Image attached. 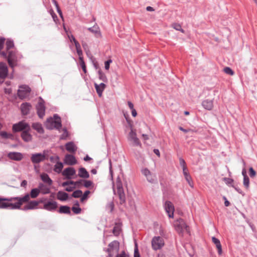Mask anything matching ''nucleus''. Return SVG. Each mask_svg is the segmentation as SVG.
<instances>
[{
    "label": "nucleus",
    "instance_id": "2",
    "mask_svg": "<svg viewBox=\"0 0 257 257\" xmlns=\"http://www.w3.org/2000/svg\"><path fill=\"white\" fill-rule=\"evenodd\" d=\"M174 228L179 235L183 236L185 234L190 233L189 227L183 219L176 220L173 224Z\"/></svg>",
    "mask_w": 257,
    "mask_h": 257
},
{
    "label": "nucleus",
    "instance_id": "23",
    "mask_svg": "<svg viewBox=\"0 0 257 257\" xmlns=\"http://www.w3.org/2000/svg\"><path fill=\"white\" fill-rule=\"evenodd\" d=\"M94 86L98 96L101 97L102 96V92L106 87L105 84L103 83H101L100 84L95 83Z\"/></svg>",
    "mask_w": 257,
    "mask_h": 257
},
{
    "label": "nucleus",
    "instance_id": "6",
    "mask_svg": "<svg viewBox=\"0 0 257 257\" xmlns=\"http://www.w3.org/2000/svg\"><path fill=\"white\" fill-rule=\"evenodd\" d=\"M31 91L30 88L25 85H21L19 87V89L18 90V96L21 99H24L29 96Z\"/></svg>",
    "mask_w": 257,
    "mask_h": 257
},
{
    "label": "nucleus",
    "instance_id": "26",
    "mask_svg": "<svg viewBox=\"0 0 257 257\" xmlns=\"http://www.w3.org/2000/svg\"><path fill=\"white\" fill-rule=\"evenodd\" d=\"M30 130L23 131L21 134L23 140L25 142H29L32 140V136L29 133Z\"/></svg>",
    "mask_w": 257,
    "mask_h": 257
},
{
    "label": "nucleus",
    "instance_id": "19",
    "mask_svg": "<svg viewBox=\"0 0 257 257\" xmlns=\"http://www.w3.org/2000/svg\"><path fill=\"white\" fill-rule=\"evenodd\" d=\"M8 157L10 159L15 161H20L23 158L22 154L19 152H11L8 154Z\"/></svg>",
    "mask_w": 257,
    "mask_h": 257
},
{
    "label": "nucleus",
    "instance_id": "43",
    "mask_svg": "<svg viewBox=\"0 0 257 257\" xmlns=\"http://www.w3.org/2000/svg\"><path fill=\"white\" fill-rule=\"evenodd\" d=\"M84 186L86 188L93 187V184L91 181L90 180H84Z\"/></svg>",
    "mask_w": 257,
    "mask_h": 257
},
{
    "label": "nucleus",
    "instance_id": "9",
    "mask_svg": "<svg viewBox=\"0 0 257 257\" xmlns=\"http://www.w3.org/2000/svg\"><path fill=\"white\" fill-rule=\"evenodd\" d=\"M30 129V126L28 124L24 121H21L18 123L14 124L13 126V131L14 132H18Z\"/></svg>",
    "mask_w": 257,
    "mask_h": 257
},
{
    "label": "nucleus",
    "instance_id": "63",
    "mask_svg": "<svg viewBox=\"0 0 257 257\" xmlns=\"http://www.w3.org/2000/svg\"><path fill=\"white\" fill-rule=\"evenodd\" d=\"M128 106L130 107V108L132 110L133 109H134V104L133 103H132L131 101L127 102Z\"/></svg>",
    "mask_w": 257,
    "mask_h": 257
},
{
    "label": "nucleus",
    "instance_id": "41",
    "mask_svg": "<svg viewBox=\"0 0 257 257\" xmlns=\"http://www.w3.org/2000/svg\"><path fill=\"white\" fill-rule=\"evenodd\" d=\"M172 27L177 31H180L182 33H184V31L182 29L181 25L179 24H177V23L173 24Z\"/></svg>",
    "mask_w": 257,
    "mask_h": 257
},
{
    "label": "nucleus",
    "instance_id": "47",
    "mask_svg": "<svg viewBox=\"0 0 257 257\" xmlns=\"http://www.w3.org/2000/svg\"><path fill=\"white\" fill-rule=\"evenodd\" d=\"M71 37L73 38V42L74 43L76 50L81 49L80 44L76 41L74 37L73 36H71Z\"/></svg>",
    "mask_w": 257,
    "mask_h": 257
},
{
    "label": "nucleus",
    "instance_id": "29",
    "mask_svg": "<svg viewBox=\"0 0 257 257\" xmlns=\"http://www.w3.org/2000/svg\"><path fill=\"white\" fill-rule=\"evenodd\" d=\"M78 176L83 178H88L89 176L88 172L84 168H80L78 171Z\"/></svg>",
    "mask_w": 257,
    "mask_h": 257
},
{
    "label": "nucleus",
    "instance_id": "57",
    "mask_svg": "<svg viewBox=\"0 0 257 257\" xmlns=\"http://www.w3.org/2000/svg\"><path fill=\"white\" fill-rule=\"evenodd\" d=\"M134 257H140V254H139L138 249L136 244V247L135 249Z\"/></svg>",
    "mask_w": 257,
    "mask_h": 257
},
{
    "label": "nucleus",
    "instance_id": "36",
    "mask_svg": "<svg viewBox=\"0 0 257 257\" xmlns=\"http://www.w3.org/2000/svg\"><path fill=\"white\" fill-rule=\"evenodd\" d=\"M43 187H44L43 184H40L39 185V189L40 190V192H41L43 194H47V193H49V192H50L49 189L48 188H43Z\"/></svg>",
    "mask_w": 257,
    "mask_h": 257
},
{
    "label": "nucleus",
    "instance_id": "53",
    "mask_svg": "<svg viewBox=\"0 0 257 257\" xmlns=\"http://www.w3.org/2000/svg\"><path fill=\"white\" fill-rule=\"evenodd\" d=\"M249 176H250V177H254L255 176L256 172L252 168H251V167L250 168L249 170Z\"/></svg>",
    "mask_w": 257,
    "mask_h": 257
},
{
    "label": "nucleus",
    "instance_id": "1",
    "mask_svg": "<svg viewBox=\"0 0 257 257\" xmlns=\"http://www.w3.org/2000/svg\"><path fill=\"white\" fill-rule=\"evenodd\" d=\"M29 200L30 196L28 194L23 197L0 198V208L19 209L24 203L28 202Z\"/></svg>",
    "mask_w": 257,
    "mask_h": 257
},
{
    "label": "nucleus",
    "instance_id": "16",
    "mask_svg": "<svg viewBox=\"0 0 257 257\" xmlns=\"http://www.w3.org/2000/svg\"><path fill=\"white\" fill-rule=\"evenodd\" d=\"M37 113L40 118H43L45 115V107L44 101H40L37 106Z\"/></svg>",
    "mask_w": 257,
    "mask_h": 257
},
{
    "label": "nucleus",
    "instance_id": "20",
    "mask_svg": "<svg viewBox=\"0 0 257 257\" xmlns=\"http://www.w3.org/2000/svg\"><path fill=\"white\" fill-rule=\"evenodd\" d=\"M183 174L185 177L186 180L187 181L188 184L191 187H193V183L192 180V178L189 175L188 170L187 167H184L183 170Z\"/></svg>",
    "mask_w": 257,
    "mask_h": 257
},
{
    "label": "nucleus",
    "instance_id": "49",
    "mask_svg": "<svg viewBox=\"0 0 257 257\" xmlns=\"http://www.w3.org/2000/svg\"><path fill=\"white\" fill-rule=\"evenodd\" d=\"M72 210L74 213L79 214L80 213L81 209L79 207L73 206L72 208Z\"/></svg>",
    "mask_w": 257,
    "mask_h": 257
},
{
    "label": "nucleus",
    "instance_id": "33",
    "mask_svg": "<svg viewBox=\"0 0 257 257\" xmlns=\"http://www.w3.org/2000/svg\"><path fill=\"white\" fill-rule=\"evenodd\" d=\"M59 212L60 213L70 214V208L67 206H62L60 207Z\"/></svg>",
    "mask_w": 257,
    "mask_h": 257
},
{
    "label": "nucleus",
    "instance_id": "18",
    "mask_svg": "<svg viewBox=\"0 0 257 257\" xmlns=\"http://www.w3.org/2000/svg\"><path fill=\"white\" fill-rule=\"evenodd\" d=\"M40 202H43V201H31L24 206L25 210H31V209H35L37 208V207Z\"/></svg>",
    "mask_w": 257,
    "mask_h": 257
},
{
    "label": "nucleus",
    "instance_id": "50",
    "mask_svg": "<svg viewBox=\"0 0 257 257\" xmlns=\"http://www.w3.org/2000/svg\"><path fill=\"white\" fill-rule=\"evenodd\" d=\"M126 120H127V122L128 124V126L130 127V131H136V129H135L134 127H133V122L132 120L128 119H127L126 118Z\"/></svg>",
    "mask_w": 257,
    "mask_h": 257
},
{
    "label": "nucleus",
    "instance_id": "4",
    "mask_svg": "<svg viewBox=\"0 0 257 257\" xmlns=\"http://www.w3.org/2000/svg\"><path fill=\"white\" fill-rule=\"evenodd\" d=\"M119 249V243L116 240L110 242L106 249V251L108 254L109 257H113L115 254H117Z\"/></svg>",
    "mask_w": 257,
    "mask_h": 257
},
{
    "label": "nucleus",
    "instance_id": "38",
    "mask_svg": "<svg viewBox=\"0 0 257 257\" xmlns=\"http://www.w3.org/2000/svg\"><path fill=\"white\" fill-rule=\"evenodd\" d=\"M98 74H99V78L104 81L106 82L107 81V78L106 75L101 71H98Z\"/></svg>",
    "mask_w": 257,
    "mask_h": 257
},
{
    "label": "nucleus",
    "instance_id": "45",
    "mask_svg": "<svg viewBox=\"0 0 257 257\" xmlns=\"http://www.w3.org/2000/svg\"><path fill=\"white\" fill-rule=\"evenodd\" d=\"M116 186L118 189V192L122 191V185L119 179H117V181L116 182Z\"/></svg>",
    "mask_w": 257,
    "mask_h": 257
},
{
    "label": "nucleus",
    "instance_id": "24",
    "mask_svg": "<svg viewBox=\"0 0 257 257\" xmlns=\"http://www.w3.org/2000/svg\"><path fill=\"white\" fill-rule=\"evenodd\" d=\"M88 30L94 33L95 35V37L97 38H101V34L99 29V28L97 26H94L92 27L89 28Z\"/></svg>",
    "mask_w": 257,
    "mask_h": 257
},
{
    "label": "nucleus",
    "instance_id": "7",
    "mask_svg": "<svg viewBox=\"0 0 257 257\" xmlns=\"http://www.w3.org/2000/svg\"><path fill=\"white\" fill-rule=\"evenodd\" d=\"M46 126L49 129H52L53 127L58 129L60 128L61 127L60 118L57 117L54 121H53L51 118L48 119Z\"/></svg>",
    "mask_w": 257,
    "mask_h": 257
},
{
    "label": "nucleus",
    "instance_id": "48",
    "mask_svg": "<svg viewBox=\"0 0 257 257\" xmlns=\"http://www.w3.org/2000/svg\"><path fill=\"white\" fill-rule=\"evenodd\" d=\"M224 72L230 75H233L234 74V72L229 67H226L224 68Z\"/></svg>",
    "mask_w": 257,
    "mask_h": 257
},
{
    "label": "nucleus",
    "instance_id": "13",
    "mask_svg": "<svg viewBox=\"0 0 257 257\" xmlns=\"http://www.w3.org/2000/svg\"><path fill=\"white\" fill-rule=\"evenodd\" d=\"M57 208V203L54 201H48L44 203L43 209L52 211Z\"/></svg>",
    "mask_w": 257,
    "mask_h": 257
},
{
    "label": "nucleus",
    "instance_id": "55",
    "mask_svg": "<svg viewBox=\"0 0 257 257\" xmlns=\"http://www.w3.org/2000/svg\"><path fill=\"white\" fill-rule=\"evenodd\" d=\"M63 131H64V132L61 136V139H65L68 135V133L67 131H66V130L64 129Z\"/></svg>",
    "mask_w": 257,
    "mask_h": 257
},
{
    "label": "nucleus",
    "instance_id": "35",
    "mask_svg": "<svg viewBox=\"0 0 257 257\" xmlns=\"http://www.w3.org/2000/svg\"><path fill=\"white\" fill-rule=\"evenodd\" d=\"M1 136L5 139H13V136L11 134H9L6 132H1L0 133Z\"/></svg>",
    "mask_w": 257,
    "mask_h": 257
},
{
    "label": "nucleus",
    "instance_id": "42",
    "mask_svg": "<svg viewBox=\"0 0 257 257\" xmlns=\"http://www.w3.org/2000/svg\"><path fill=\"white\" fill-rule=\"evenodd\" d=\"M14 47V43L11 41H7L6 42V48L7 51L11 50V49Z\"/></svg>",
    "mask_w": 257,
    "mask_h": 257
},
{
    "label": "nucleus",
    "instance_id": "10",
    "mask_svg": "<svg viewBox=\"0 0 257 257\" xmlns=\"http://www.w3.org/2000/svg\"><path fill=\"white\" fill-rule=\"evenodd\" d=\"M8 61L9 64L11 67H14L16 65L17 61L15 52L13 50H10L8 51Z\"/></svg>",
    "mask_w": 257,
    "mask_h": 257
},
{
    "label": "nucleus",
    "instance_id": "27",
    "mask_svg": "<svg viewBox=\"0 0 257 257\" xmlns=\"http://www.w3.org/2000/svg\"><path fill=\"white\" fill-rule=\"evenodd\" d=\"M212 241L215 244L216 247L218 250V254L220 255L221 254H222V246H221V245L219 240L215 237H212Z\"/></svg>",
    "mask_w": 257,
    "mask_h": 257
},
{
    "label": "nucleus",
    "instance_id": "44",
    "mask_svg": "<svg viewBox=\"0 0 257 257\" xmlns=\"http://www.w3.org/2000/svg\"><path fill=\"white\" fill-rule=\"evenodd\" d=\"M249 180L247 176H245L243 178V185L246 189H248L249 187Z\"/></svg>",
    "mask_w": 257,
    "mask_h": 257
},
{
    "label": "nucleus",
    "instance_id": "62",
    "mask_svg": "<svg viewBox=\"0 0 257 257\" xmlns=\"http://www.w3.org/2000/svg\"><path fill=\"white\" fill-rule=\"evenodd\" d=\"M223 199L225 200L224 201V205L225 206H228L230 205L229 202L227 200L226 198L225 197H223Z\"/></svg>",
    "mask_w": 257,
    "mask_h": 257
},
{
    "label": "nucleus",
    "instance_id": "56",
    "mask_svg": "<svg viewBox=\"0 0 257 257\" xmlns=\"http://www.w3.org/2000/svg\"><path fill=\"white\" fill-rule=\"evenodd\" d=\"M76 51H77V53L79 56V59H81V58L83 59V53H82L81 49L76 50Z\"/></svg>",
    "mask_w": 257,
    "mask_h": 257
},
{
    "label": "nucleus",
    "instance_id": "58",
    "mask_svg": "<svg viewBox=\"0 0 257 257\" xmlns=\"http://www.w3.org/2000/svg\"><path fill=\"white\" fill-rule=\"evenodd\" d=\"M5 39L1 38L0 39V51L3 49V45L5 43Z\"/></svg>",
    "mask_w": 257,
    "mask_h": 257
},
{
    "label": "nucleus",
    "instance_id": "54",
    "mask_svg": "<svg viewBox=\"0 0 257 257\" xmlns=\"http://www.w3.org/2000/svg\"><path fill=\"white\" fill-rule=\"evenodd\" d=\"M112 62V60L109 59L105 62V68L106 70H108L109 68V65Z\"/></svg>",
    "mask_w": 257,
    "mask_h": 257
},
{
    "label": "nucleus",
    "instance_id": "40",
    "mask_svg": "<svg viewBox=\"0 0 257 257\" xmlns=\"http://www.w3.org/2000/svg\"><path fill=\"white\" fill-rule=\"evenodd\" d=\"M82 195V191L80 190H77L76 191H75L73 193H72V197H74V198H79L80 197H81Z\"/></svg>",
    "mask_w": 257,
    "mask_h": 257
},
{
    "label": "nucleus",
    "instance_id": "60",
    "mask_svg": "<svg viewBox=\"0 0 257 257\" xmlns=\"http://www.w3.org/2000/svg\"><path fill=\"white\" fill-rule=\"evenodd\" d=\"M75 188V186H68L66 188L65 190L68 192L72 191Z\"/></svg>",
    "mask_w": 257,
    "mask_h": 257
},
{
    "label": "nucleus",
    "instance_id": "5",
    "mask_svg": "<svg viewBox=\"0 0 257 257\" xmlns=\"http://www.w3.org/2000/svg\"><path fill=\"white\" fill-rule=\"evenodd\" d=\"M165 244L164 239L160 236H155L152 240V246L153 249H161Z\"/></svg>",
    "mask_w": 257,
    "mask_h": 257
},
{
    "label": "nucleus",
    "instance_id": "34",
    "mask_svg": "<svg viewBox=\"0 0 257 257\" xmlns=\"http://www.w3.org/2000/svg\"><path fill=\"white\" fill-rule=\"evenodd\" d=\"M33 127L37 130L39 133H42L43 132V129L41 124L38 123H35L33 124Z\"/></svg>",
    "mask_w": 257,
    "mask_h": 257
},
{
    "label": "nucleus",
    "instance_id": "46",
    "mask_svg": "<svg viewBox=\"0 0 257 257\" xmlns=\"http://www.w3.org/2000/svg\"><path fill=\"white\" fill-rule=\"evenodd\" d=\"M90 192L88 190L86 191L83 195L81 196V201L83 202L84 200H86L88 198V195L90 194Z\"/></svg>",
    "mask_w": 257,
    "mask_h": 257
},
{
    "label": "nucleus",
    "instance_id": "64",
    "mask_svg": "<svg viewBox=\"0 0 257 257\" xmlns=\"http://www.w3.org/2000/svg\"><path fill=\"white\" fill-rule=\"evenodd\" d=\"M132 114L134 117H136L137 115V112L135 109L132 110Z\"/></svg>",
    "mask_w": 257,
    "mask_h": 257
},
{
    "label": "nucleus",
    "instance_id": "32",
    "mask_svg": "<svg viewBox=\"0 0 257 257\" xmlns=\"http://www.w3.org/2000/svg\"><path fill=\"white\" fill-rule=\"evenodd\" d=\"M40 193V189L35 188L31 190L30 195L28 194L30 198H36Z\"/></svg>",
    "mask_w": 257,
    "mask_h": 257
},
{
    "label": "nucleus",
    "instance_id": "59",
    "mask_svg": "<svg viewBox=\"0 0 257 257\" xmlns=\"http://www.w3.org/2000/svg\"><path fill=\"white\" fill-rule=\"evenodd\" d=\"M180 165L182 166L183 170L184 169V167H187L185 164V162L183 159L180 160Z\"/></svg>",
    "mask_w": 257,
    "mask_h": 257
},
{
    "label": "nucleus",
    "instance_id": "15",
    "mask_svg": "<svg viewBox=\"0 0 257 257\" xmlns=\"http://www.w3.org/2000/svg\"><path fill=\"white\" fill-rule=\"evenodd\" d=\"M45 159V155L41 153L33 154L31 157V161L33 163H39L43 161Z\"/></svg>",
    "mask_w": 257,
    "mask_h": 257
},
{
    "label": "nucleus",
    "instance_id": "31",
    "mask_svg": "<svg viewBox=\"0 0 257 257\" xmlns=\"http://www.w3.org/2000/svg\"><path fill=\"white\" fill-rule=\"evenodd\" d=\"M41 178L43 182L51 185L52 183V180L50 178L49 176L46 173H43L41 175Z\"/></svg>",
    "mask_w": 257,
    "mask_h": 257
},
{
    "label": "nucleus",
    "instance_id": "37",
    "mask_svg": "<svg viewBox=\"0 0 257 257\" xmlns=\"http://www.w3.org/2000/svg\"><path fill=\"white\" fill-rule=\"evenodd\" d=\"M120 231V227L118 225H115L113 229V233L114 235L117 236L119 235Z\"/></svg>",
    "mask_w": 257,
    "mask_h": 257
},
{
    "label": "nucleus",
    "instance_id": "14",
    "mask_svg": "<svg viewBox=\"0 0 257 257\" xmlns=\"http://www.w3.org/2000/svg\"><path fill=\"white\" fill-rule=\"evenodd\" d=\"M75 174V170L72 167L67 168L62 172V175L65 176L68 179H71L72 176L74 175Z\"/></svg>",
    "mask_w": 257,
    "mask_h": 257
},
{
    "label": "nucleus",
    "instance_id": "28",
    "mask_svg": "<svg viewBox=\"0 0 257 257\" xmlns=\"http://www.w3.org/2000/svg\"><path fill=\"white\" fill-rule=\"evenodd\" d=\"M66 149L70 153H74L77 150V147L72 142H69L65 145Z\"/></svg>",
    "mask_w": 257,
    "mask_h": 257
},
{
    "label": "nucleus",
    "instance_id": "3",
    "mask_svg": "<svg viewBox=\"0 0 257 257\" xmlns=\"http://www.w3.org/2000/svg\"><path fill=\"white\" fill-rule=\"evenodd\" d=\"M127 140L130 144L134 147L142 146L141 143L137 136V131L132 130L129 132Z\"/></svg>",
    "mask_w": 257,
    "mask_h": 257
},
{
    "label": "nucleus",
    "instance_id": "61",
    "mask_svg": "<svg viewBox=\"0 0 257 257\" xmlns=\"http://www.w3.org/2000/svg\"><path fill=\"white\" fill-rule=\"evenodd\" d=\"M224 180L225 181L226 183L227 184H231L232 183L233 180L229 178H224Z\"/></svg>",
    "mask_w": 257,
    "mask_h": 257
},
{
    "label": "nucleus",
    "instance_id": "8",
    "mask_svg": "<svg viewBox=\"0 0 257 257\" xmlns=\"http://www.w3.org/2000/svg\"><path fill=\"white\" fill-rule=\"evenodd\" d=\"M142 174L145 176L148 182L153 183L156 180V176L148 169L143 168L141 170Z\"/></svg>",
    "mask_w": 257,
    "mask_h": 257
},
{
    "label": "nucleus",
    "instance_id": "52",
    "mask_svg": "<svg viewBox=\"0 0 257 257\" xmlns=\"http://www.w3.org/2000/svg\"><path fill=\"white\" fill-rule=\"evenodd\" d=\"M119 194V198L120 199L121 202H124L125 201V196L124 194L122 191L121 192H118Z\"/></svg>",
    "mask_w": 257,
    "mask_h": 257
},
{
    "label": "nucleus",
    "instance_id": "25",
    "mask_svg": "<svg viewBox=\"0 0 257 257\" xmlns=\"http://www.w3.org/2000/svg\"><path fill=\"white\" fill-rule=\"evenodd\" d=\"M31 108V105L28 103H24L21 104V109L23 114H27Z\"/></svg>",
    "mask_w": 257,
    "mask_h": 257
},
{
    "label": "nucleus",
    "instance_id": "12",
    "mask_svg": "<svg viewBox=\"0 0 257 257\" xmlns=\"http://www.w3.org/2000/svg\"><path fill=\"white\" fill-rule=\"evenodd\" d=\"M165 208L168 216L170 218H173L174 216V207L172 203L170 201H166L165 204Z\"/></svg>",
    "mask_w": 257,
    "mask_h": 257
},
{
    "label": "nucleus",
    "instance_id": "22",
    "mask_svg": "<svg viewBox=\"0 0 257 257\" xmlns=\"http://www.w3.org/2000/svg\"><path fill=\"white\" fill-rule=\"evenodd\" d=\"M59 158L58 156L56 157V164L54 166V171L58 173H60L63 168V165L61 162H59Z\"/></svg>",
    "mask_w": 257,
    "mask_h": 257
},
{
    "label": "nucleus",
    "instance_id": "30",
    "mask_svg": "<svg viewBox=\"0 0 257 257\" xmlns=\"http://www.w3.org/2000/svg\"><path fill=\"white\" fill-rule=\"evenodd\" d=\"M57 199L61 201H65L68 198V194L63 191H59L57 195Z\"/></svg>",
    "mask_w": 257,
    "mask_h": 257
},
{
    "label": "nucleus",
    "instance_id": "39",
    "mask_svg": "<svg viewBox=\"0 0 257 257\" xmlns=\"http://www.w3.org/2000/svg\"><path fill=\"white\" fill-rule=\"evenodd\" d=\"M79 61L80 65L81 66L83 72L85 73H86L87 72L86 67V65H85V64L83 59H81V58L79 59Z\"/></svg>",
    "mask_w": 257,
    "mask_h": 257
},
{
    "label": "nucleus",
    "instance_id": "51",
    "mask_svg": "<svg viewBox=\"0 0 257 257\" xmlns=\"http://www.w3.org/2000/svg\"><path fill=\"white\" fill-rule=\"evenodd\" d=\"M115 257H129V255L124 251H122L119 254H117Z\"/></svg>",
    "mask_w": 257,
    "mask_h": 257
},
{
    "label": "nucleus",
    "instance_id": "17",
    "mask_svg": "<svg viewBox=\"0 0 257 257\" xmlns=\"http://www.w3.org/2000/svg\"><path fill=\"white\" fill-rule=\"evenodd\" d=\"M64 161L65 164L68 165H73L76 164L77 163V161L75 157L69 154H67L65 156Z\"/></svg>",
    "mask_w": 257,
    "mask_h": 257
},
{
    "label": "nucleus",
    "instance_id": "11",
    "mask_svg": "<svg viewBox=\"0 0 257 257\" xmlns=\"http://www.w3.org/2000/svg\"><path fill=\"white\" fill-rule=\"evenodd\" d=\"M8 73V67L6 63L0 62V83L3 82L7 76Z\"/></svg>",
    "mask_w": 257,
    "mask_h": 257
},
{
    "label": "nucleus",
    "instance_id": "21",
    "mask_svg": "<svg viewBox=\"0 0 257 257\" xmlns=\"http://www.w3.org/2000/svg\"><path fill=\"white\" fill-rule=\"evenodd\" d=\"M202 105L205 109L210 110L213 107V102L212 100L206 99L203 101Z\"/></svg>",
    "mask_w": 257,
    "mask_h": 257
}]
</instances>
